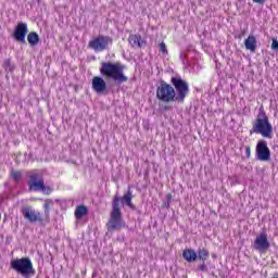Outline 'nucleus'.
I'll return each mask as SVG.
<instances>
[{
	"label": "nucleus",
	"mask_w": 278,
	"mask_h": 278,
	"mask_svg": "<svg viewBox=\"0 0 278 278\" xmlns=\"http://www.w3.org/2000/svg\"><path fill=\"white\" fill-rule=\"evenodd\" d=\"M124 71L125 65L121 63L102 62L100 67L101 76L106 79H113L117 85L129 81V78L125 76Z\"/></svg>",
	"instance_id": "obj_2"
},
{
	"label": "nucleus",
	"mask_w": 278,
	"mask_h": 278,
	"mask_svg": "<svg viewBox=\"0 0 278 278\" xmlns=\"http://www.w3.org/2000/svg\"><path fill=\"white\" fill-rule=\"evenodd\" d=\"M245 157H251V147L249 146L245 147Z\"/></svg>",
	"instance_id": "obj_26"
},
{
	"label": "nucleus",
	"mask_w": 278,
	"mask_h": 278,
	"mask_svg": "<svg viewBox=\"0 0 278 278\" xmlns=\"http://www.w3.org/2000/svg\"><path fill=\"white\" fill-rule=\"evenodd\" d=\"M11 268L16 270L23 277H29V275H36V270L34 269V264L29 257H22L17 260L11 261Z\"/></svg>",
	"instance_id": "obj_6"
},
{
	"label": "nucleus",
	"mask_w": 278,
	"mask_h": 278,
	"mask_svg": "<svg viewBox=\"0 0 278 278\" xmlns=\"http://www.w3.org/2000/svg\"><path fill=\"white\" fill-rule=\"evenodd\" d=\"M134 194L131 188L128 187L127 192L121 198L115 195L112 201L111 217L106 224L109 233L123 229V213L121 212V203L127 205L130 210H136V205L131 202Z\"/></svg>",
	"instance_id": "obj_1"
},
{
	"label": "nucleus",
	"mask_w": 278,
	"mask_h": 278,
	"mask_svg": "<svg viewBox=\"0 0 278 278\" xmlns=\"http://www.w3.org/2000/svg\"><path fill=\"white\" fill-rule=\"evenodd\" d=\"M43 207L46 210V214H49V212L51 211V200H46Z\"/></svg>",
	"instance_id": "obj_23"
},
{
	"label": "nucleus",
	"mask_w": 278,
	"mask_h": 278,
	"mask_svg": "<svg viewBox=\"0 0 278 278\" xmlns=\"http://www.w3.org/2000/svg\"><path fill=\"white\" fill-rule=\"evenodd\" d=\"M271 49H273V51H278V40H277V38H273Z\"/></svg>",
	"instance_id": "obj_25"
},
{
	"label": "nucleus",
	"mask_w": 278,
	"mask_h": 278,
	"mask_svg": "<svg viewBox=\"0 0 278 278\" xmlns=\"http://www.w3.org/2000/svg\"><path fill=\"white\" fill-rule=\"evenodd\" d=\"M3 68L5 71H8L9 73H12V71H14V64H12V60L11 59H8V60L4 61Z\"/></svg>",
	"instance_id": "obj_20"
},
{
	"label": "nucleus",
	"mask_w": 278,
	"mask_h": 278,
	"mask_svg": "<svg viewBox=\"0 0 278 278\" xmlns=\"http://www.w3.org/2000/svg\"><path fill=\"white\" fill-rule=\"evenodd\" d=\"M170 83L177 92L176 101L178 103H184L186 97H188V92H190V86L188 85V81L184 80L181 76H173Z\"/></svg>",
	"instance_id": "obj_7"
},
{
	"label": "nucleus",
	"mask_w": 278,
	"mask_h": 278,
	"mask_svg": "<svg viewBox=\"0 0 278 278\" xmlns=\"http://www.w3.org/2000/svg\"><path fill=\"white\" fill-rule=\"evenodd\" d=\"M110 45H112V37L110 36L100 35L89 41V48L93 49V51H105Z\"/></svg>",
	"instance_id": "obj_8"
},
{
	"label": "nucleus",
	"mask_w": 278,
	"mask_h": 278,
	"mask_svg": "<svg viewBox=\"0 0 278 278\" xmlns=\"http://www.w3.org/2000/svg\"><path fill=\"white\" fill-rule=\"evenodd\" d=\"M253 249L264 253L270 249V241H268V235L266 232H261L254 240Z\"/></svg>",
	"instance_id": "obj_10"
},
{
	"label": "nucleus",
	"mask_w": 278,
	"mask_h": 278,
	"mask_svg": "<svg viewBox=\"0 0 278 278\" xmlns=\"http://www.w3.org/2000/svg\"><path fill=\"white\" fill-rule=\"evenodd\" d=\"M129 45L132 47H142V37L140 35H130L128 38Z\"/></svg>",
	"instance_id": "obj_16"
},
{
	"label": "nucleus",
	"mask_w": 278,
	"mask_h": 278,
	"mask_svg": "<svg viewBox=\"0 0 278 278\" xmlns=\"http://www.w3.org/2000/svg\"><path fill=\"white\" fill-rule=\"evenodd\" d=\"M210 257V251L205 249H199L197 253V260L200 262H205Z\"/></svg>",
	"instance_id": "obj_19"
},
{
	"label": "nucleus",
	"mask_w": 278,
	"mask_h": 278,
	"mask_svg": "<svg viewBox=\"0 0 278 278\" xmlns=\"http://www.w3.org/2000/svg\"><path fill=\"white\" fill-rule=\"evenodd\" d=\"M253 134H261L263 138L273 139V124H270V119H268L264 106L258 109V114L253 122L250 135L253 136Z\"/></svg>",
	"instance_id": "obj_3"
},
{
	"label": "nucleus",
	"mask_w": 278,
	"mask_h": 278,
	"mask_svg": "<svg viewBox=\"0 0 278 278\" xmlns=\"http://www.w3.org/2000/svg\"><path fill=\"white\" fill-rule=\"evenodd\" d=\"M29 190L33 192H51V188L45 186V177L42 172L38 169H34L29 172V181H28Z\"/></svg>",
	"instance_id": "obj_4"
},
{
	"label": "nucleus",
	"mask_w": 278,
	"mask_h": 278,
	"mask_svg": "<svg viewBox=\"0 0 278 278\" xmlns=\"http://www.w3.org/2000/svg\"><path fill=\"white\" fill-rule=\"evenodd\" d=\"M91 86H92V90H94L97 94H103V92L108 90V83H105V80L99 76H94L92 78Z\"/></svg>",
	"instance_id": "obj_13"
},
{
	"label": "nucleus",
	"mask_w": 278,
	"mask_h": 278,
	"mask_svg": "<svg viewBox=\"0 0 278 278\" xmlns=\"http://www.w3.org/2000/svg\"><path fill=\"white\" fill-rule=\"evenodd\" d=\"M88 214V207L86 205H79L75 210V216L77 220H80V218H84Z\"/></svg>",
	"instance_id": "obj_18"
},
{
	"label": "nucleus",
	"mask_w": 278,
	"mask_h": 278,
	"mask_svg": "<svg viewBox=\"0 0 278 278\" xmlns=\"http://www.w3.org/2000/svg\"><path fill=\"white\" fill-rule=\"evenodd\" d=\"M27 40L31 47H36L40 42V36L36 31H31L27 36Z\"/></svg>",
	"instance_id": "obj_17"
},
{
	"label": "nucleus",
	"mask_w": 278,
	"mask_h": 278,
	"mask_svg": "<svg viewBox=\"0 0 278 278\" xmlns=\"http://www.w3.org/2000/svg\"><path fill=\"white\" fill-rule=\"evenodd\" d=\"M244 46L248 51H251L252 53H255L257 49V39H255V36L250 35L245 40H244Z\"/></svg>",
	"instance_id": "obj_14"
},
{
	"label": "nucleus",
	"mask_w": 278,
	"mask_h": 278,
	"mask_svg": "<svg viewBox=\"0 0 278 278\" xmlns=\"http://www.w3.org/2000/svg\"><path fill=\"white\" fill-rule=\"evenodd\" d=\"M12 178L14 179V181L18 182L21 181V178L23 177V174L21 172H11Z\"/></svg>",
	"instance_id": "obj_21"
},
{
	"label": "nucleus",
	"mask_w": 278,
	"mask_h": 278,
	"mask_svg": "<svg viewBox=\"0 0 278 278\" xmlns=\"http://www.w3.org/2000/svg\"><path fill=\"white\" fill-rule=\"evenodd\" d=\"M173 199V194H167V200L170 201Z\"/></svg>",
	"instance_id": "obj_29"
},
{
	"label": "nucleus",
	"mask_w": 278,
	"mask_h": 278,
	"mask_svg": "<svg viewBox=\"0 0 278 278\" xmlns=\"http://www.w3.org/2000/svg\"><path fill=\"white\" fill-rule=\"evenodd\" d=\"M168 110H170V106H164V108H163V111H164V112H168Z\"/></svg>",
	"instance_id": "obj_28"
},
{
	"label": "nucleus",
	"mask_w": 278,
	"mask_h": 278,
	"mask_svg": "<svg viewBox=\"0 0 278 278\" xmlns=\"http://www.w3.org/2000/svg\"><path fill=\"white\" fill-rule=\"evenodd\" d=\"M182 257L189 263L197 262V252L192 249L185 250L182 252Z\"/></svg>",
	"instance_id": "obj_15"
},
{
	"label": "nucleus",
	"mask_w": 278,
	"mask_h": 278,
	"mask_svg": "<svg viewBox=\"0 0 278 278\" xmlns=\"http://www.w3.org/2000/svg\"><path fill=\"white\" fill-rule=\"evenodd\" d=\"M271 278H278V275H274Z\"/></svg>",
	"instance_id": "obj_30"
},
{
	"label": "nucleus",
	"mask_w": 278,
	"mask_h": 278,
	"mask_svg": "<svg viewBox=\"0 0 278 278\" xmlns=\"http://www.w3.org/2000/svg\"><path fill=\"white\" fill-rule=\"evenodd\" d=\"M253 3H257L258 5H264L266 3V0H252Z\"/></svg>",
	"instance_id": "obj_27"
},
{
	"label": "nucleus",
	"mask_w": 278,
	"mask_h": 278,
	"mask_svg": "<svg viewBox=\"0 0 278 278\" xmlns=\"http://www.w3.org/2000/svg\"><path fill=\"white\" fill-rule=\"evenodd\" d=\"M21 213L28 223H42V215H40V212L31 208V206H23Z\"/></svg>",
	"instance_id": "obj_11"
},
{
	"label": "nucleus",
	"mask_w": 278,
	"mask_h": 278,
	"mask_svg": "<svg viewBox=\"0 0 278 278\" xmlns=\"http://www.w3.org/2000/svg\"><path fill=\"white\" fill-rule=\"evenodd\" d=\"M27 24L26 23H18L14 30V38L16 42H21L22 45H25V38L28 34Z\"/></svg>",
	"instance_id": "obj_12"
},
{
	"label": "nucleus",
	"mask_w": 278,
	"mask_h": 278,
	"mask_svg": "<svg viewBox=\"0 0 278 278\" xmlns=\"http://www.w3.org/2000/svg\"><path fill=\"white\" fill-rule=\"evenodd\" d=\"M198 270H201V273H207V265L205 262H202L200 266H198Z\"/></svg>",
	"instance_id": "obj_24"
},
{
	"label": "nucleus",
	"mask_w": 278,
	"mask_h": 278,
	"mask_svg": "<svg viewBox=\"0 0 278 278\" xmlns=\"http://www.w3.org/2000/svg\"><path fill=\"white\" fill-rule=\"evenodd\" d=\"M160 51H161V53H164L165 55L168 54V49L166 48V43H164V42L160 43Z\"/></svg>",
	"instance_id": "obj_22"
},
{
	"label": "nucleus",
	"mask_w": 278,
	"mask_h": 278,
	"mask_svg": "<svg viewBox=\"0 0 278 278\" xmlns=\"http://www.w3.org/2000/svg\"><path fill=\"white\" fill-rule=\"evenodd\" d=\"M156 99H159V101H163V103L177 101L175 87L164 80H161L160 86L156 88Z\"/></svg>",
	"instance_id": "obj_5"
},
{
	"label": "nucleus",
	"mask_w": 278,
	"mask_h": 278,
	"mask_svg": "<svg viewBox=\"0 0 278 278\" xmlns=\"http://www.w3.org/2000/svg\"><path fill=\"white\" fill-rule=\"evenodd\" d=\"M256 160L260 162L270 161V149L268 148V142L264 139L258 140L256 144Z\"/></svg>",
	"instance_id": "obj_9"
}]
</instances>
